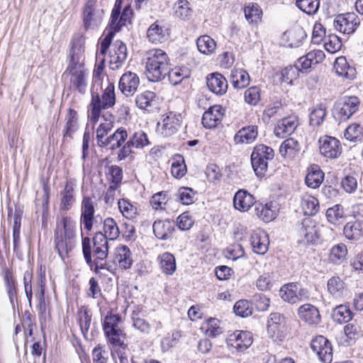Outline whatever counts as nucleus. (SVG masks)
<instances>
[{
	"instance_id": "a18cd8bd",
	"label": "nucleus",
	"mask_w": 363,
	"mask_h": 363,
	"mask_svg": "<svg viewBox=\"0 0 363 363\" xmlns=\"http://www.w3.org/2000/svg\"><path fill=\"white\" fill-rule=\"evenodd\" d=\"M327 289L333 297L340 298L345 291V283L339 277H332L328 281Z\"/></svg>"
},
{
	"instance_id": "c756f323",
	"label": "nucleus",
	"mask_w": 363,
	"mask_h": 363,
	"mask_svg": "<svg viewBox=\"0 0 363 363\" xmlns=\"http://www.w3.org/2000/svg\"><path fill=\"white\" fill-rule=\"evenodd\" d=\"M334 68L339 76L347 79H353L356 76V69L349 65L345 57H337L335 62Z\"/></svg>"
},
{
	"instance_id": "58836bf2",
	"label": "nucleus",
	"mask_w": 363,
	"mask_h": 363,
	"mask_svg": "<svg viewBox=\"0 0 363 363\" xmlns=\"http://www.w3.org/2000/svg\"><path fill=\"white\" fill-rule=\"evenodd\" d=\"M108 254H105V256H94V259L92 260V267L91 269L94 270L95 273H100L101 269H105L111 274H114L116 270V265L114 263H111L106 260Z\"/></svg>"
},
{
	"instance_id": "69168bd1",
	"label": "nucleus",
	"mask_w": 363,
	"mask_h": 363,
	"mask_svg": "<svg viewBox=\"0 0 363 363\" xmlns=\"http://www.w3.org/2000/svg\"><path fill=\"white\" fill-rule=\"evenodd\" d=\"M177 195L182 204L189 205L194 201L196 191L189 187H180Z\"/></svg>"
},
{
	"instance_id": "37998d69",
	"label": "nucleus",
	"mask_w": 363,
	"mask_h": 363,
	"mask_svg": "<svg viewBox=\"0 0 363 363\" xmlns=\"http://www.w3.org/2000/svg\"><path fill=\"white\" fill-rule=\"evenodd\" d=\"M246 20L249 23H257L261 21L262 11L256 3H249L244 8Z\"/></svg>"
},
{
	"instance_id": "ddd939ff",
	"label": "nucleus",
	"mask_w": 363,
	"mask_h": 363,
	"mask_svg": "<svg viewBox=\"0 0 363 363\" xmlns=\"http://www.w3.org/2000/svg\"><path fill=\"white\" fill-rule=\"evenodd\" d=\"M252 334L248 331L237 330L229 335L226 343L229 348H233L238 352H243L252 343Z\"/></svg>"
},
{
	"instance_id": "412c9836",
	"label": "nucleus",
	"mask_w": 363,
	"mask_h": 363,
	"mask_svg": "<svg viewBox=\"0 0 363 363\" xmlns=\"http://www.w3.org/2000/svg\"><path fill=\"white\" fill-rule=\"evenodd\" d=\"M206 84L208 88L217 95H223L228 89L226 79L220 73H212L207 77Z\"/></svg>"
},
{
	"instance_id": "e433bc0d",
	"label": "nucleus",
	"mask_w": 363,
	"mask_h": 363,
	"mask_svg": "<svg viewBox=\"0 0 363 363\" xmlns=\"http://www.w3.org/2000/svg\"><path fill=\"white\" fill-rule=\"evenodd\" d=\"M299 150L298 141L293 138H289L281 143L279 152L284 158H293L299 152Z\"/></svg>"
},
{
	"instance_id": "338daca9",
	"label": "nucleus",
	"mask_w": 363,
	"mask_h": 363,
	"mask_svg": "<svg viewBox=\"0 0 363 363\" xmlns=\"http://www.w3.org/2000/svg\"><path fill=\"white\" fill-rule=\"evenodd\" d=\"M333 317L340 323H347L352 319V312L347 306L340 305L334 310Z\"/></svg>"
},
{
	"instance_id": "a211bd4d",
	"label": "nucleus",
	"mask_w": 363,
	"mask_h": 363,
	"mask_svg": "<svg viewBox=\"0 0 363 363\" xmlns=\"http://www.w3.org/2000/svg\"><path fill=\"white\" fill-rule=\"evenodd\" d=\"M140 84V79L135 73L127 72L124 73L120 80L118 87L126 96H132L136 91Z\"/></svg>"
},
{
	"instance_id": "2eb2a0df",
	"label": "nucleus",
	"mask_w": 363,
	"mask_h": 363,
	"mask_svg": "<svg viewBox=\"0 0 363 363\" xmlns=\"http://www.w3.org/2000/svg\"><path fill=\"white\" fill-rule=\"evenodd\" d=\"M319 150L325 157L335 159L339 157L342 152L340 143L336 138L324 135L318 140Z\"/></svg>"
},
{
	"instance_id": "8fccbe9b",
	"label": "nucleus",
	"mask_w": 363,
	"mask_h": 363,
	"mask_svg": "<svg viewBox=\"0 0 363 363\" xmlns=\"http://www.w3.org/2000/svg\"><path fill=\"white\" fill-rule=\"evenodd\" d=\"M77 129V112L72 108L69 109V112L66 116V126L64 133V140L72 138V134Z\"/></svg>"
},
{
	"instance_id": "f257e3e1",
	"label": "nucleus",
	"mask_w": 363,
	"mask_h": 363,
	"mask_svg": "<svg viewBox=\"0 0 363 363\" xmlns=\"http://www.w3.org/2000/svg\"><path fill=\"white\" fill-rule=\"evenodd\" d=\"M84 60V48L79 42L74 43L70 50V61L65 74L70 76V86L81 94L86 91L89 74Z\"/></svg>"
},
{
	"instance_id": "6ab92c4d",
	"label": "nucleus",
	"mask_w": 363,
	"mask_h": 363,
	"mask_svg": "<svg viewBox=\"0 0 363 363\" xmlns=\"http://www.w3.org/2000/svg\"><path fill=\"white\" fill-rule=\"evenodd\" d=\"M298 125V118L296 116H289L277 122L274 133L277 137L283 138L293 133Z\"/></svg>"
},
{
	"instance_id": "9b49d317",
	"label": "nucleus",
	"mask_w": 363,
	"mask_h": 363,
	"mask_svg": "<svg viewBox=\"0 0 363 363\" xmlns=\"http://www.w3.org/2000/svg\"><path fill=\"white\" fill-rule=\"evenodd\" d=\"M311 347L323 363H330L333 360V349L330 342L323 335L315 337L311 342Z\"/></svg>"
},
{
	"instance_id": "13d9d810",
	"label": "nucleus",
	"mask_w": 363,
	"mask_h": 363,
	"mask_svg": "<svg viewBox=\"0 0 363 363\" xmlns=\"http://www.w3.org/2000/svg\"><path fill=\"white\" fill-rule=\"evenodd\" d=\"M235 313L240 317L245 318L252 315V306L250 302L245 299L238 301L233 307Z\"/></svg>"
},
{
	"instance_id": "aec40b11",
	"label": "nucleus",
	"mask_w": 363,
	"mask_h": 363,
	"mask_svg": "<svg viewBox=\"0 0 363 363\" xmlns=\"http://www.w3.org/2000/svg\"><path fill=\"white\" fill-rule=\"evenodd\" d=\"M250 243L254 252L264 255L269 244L268 235L263 230L254 231L251 234Z\"/></svg>"
},
{
	"instance_id": "603ef678",
	"label": "nucleus",
	"mask_w": 363,
	"mask_h": 363,
	"mask_svg": "<svg viewBox=\"0 0 363 363\" xmlns=\"http://www.w3.org/2000/svg\"><path fill=\"white\" fill-rule=\"evenodd\" d=\"M205 333L210 337H216L223 333L220 321L216 318H209L201 327Z\"/></svg>"
},
{
	"instance_id": "f03ea898",
	"label": "nucleus",
	"mask_w": 363,
	"mask_h": 363,
	"mask_svg": "<svg viewBox=\"0 0 363 363\" xmlns=\"http://www.w3.org/2000/svg\"><path fill=\"white\" fill-rule=\"evenodd\" d=\"M102 83L99 78H95L91 88V110L89 113L90 121L95 124L98 122L101 109L113 107L116 104L115 87L113 84L108 82V85L103 91L101 96L98 92L99 88L101 89Z\"/></svg>"
},
{
	"instance_id": "f8f14e48",
	"label": "nucleus",
	"mask_w": 363,
	"mask_h": 363,
	"mask_svg": "<svg viewBox=\"0 0 363 363\" xmlns=\"http://www.w3.org/2000/svg\"><path fill=\"white\" fill-rule=\"evenodd\" d=\"M359 25V20L354 13L338 15L333 21L335 28L344 34L353 33Z\"/></svg>"
},
{
	"instance_id": "cd10ccee",
	"label": "nucleus",
	"mask_w": 363,
	"mask_h": 363,
	"mask_svg": "<svg viewBox=\"0 0 363 363\" xmlns=\"http://www.w3.org/2000/svg\"><path fill=\"white\" fill-rule=\"evenodd\" d=\"M257 135V126H245L237 132L234 136V141L236 144H250L255 140Z\"/></svg>"
},
{
	"instance_id": "49530a36",
	"label": "nucleus",
	"mask_w": 363,
	"mask_h": 363,
	"mask_svg": "<svg viewBox=\"0 0 363 363\" xmlns=\"http://www.w3.org/2000/svg\"><path fill=\"white\" fill-rule=\"evenodd\" d=\"M343 233L346 238L350 240H358L363 235L361 224L357 222H348L344 227Z\"/></svg>"
},
{
	"instance_id": "a878e982",
	"label": "nucleus",
	"mask_w": 363,
	"mask_h": 363,
	"mask_svg": "<svg viewBox=\"0 0 363 363\" xmlns=\"http://www.w3.org/2000/svg\"><path fill=\"white\" fill-rule=\"evenodd\" d=\"M306 34L301 27H296L286 31L283 35V40L290 48H298L306 38Z\"/></svg>"
},
{
	"instance_id": "0eeeda50",
	"label": "nucleus",
	"mask_w": 363,
	"mask_h": 363,
	"mask_svg": "<svg viewBox=\"0 0 363 363\" xmlns=\"http://www.w3.org/2000/svg\"><path fill=\"white\" fill-rule=\"evenodd\" d=\"M182 122L180 113L169 111L162 115L160 120L157 123L156 132L163 137H169L175 134Z\"/></svg>"
},
{
	"instance_id": "bb28decb",
	"label": "nucleus",
	"mask_w": 363,
	"mask_h": 363,
	"mask_svg": "<svg viewBox=\"0 0 363 363\" xmlns=\"http://www.w3.org/2000/svg\"><path fill=\"white\" fill-rule=\"evenodd\" d=\"M277 208L272 202L266 204L255 203V214L263 221L269 223L277 216Z\"/></svg>"
},
{
	"instance_id": "864d4df0",
	"label": "nucleus",
	"mask_w": 363,
	"mask_h": 363,
	"mask_svg": "<svg viewBox=\"0 0 363 363\" xmlns=\"http://www.w3.org/2000/svg\"><path fill=\"white\" fill-rule=\"evenodd\" d=\"M296 6L308 15L317 13L320 2L319 0H296Z\"/></svg>"
},
{
	"instance_id": "774afa93",
	"label": "nucleus",
	"mask_w": 363,
	"mask_h": 363,
	"mask_svg": "<svg viewBox=\"0 0 363 363\" xmlns=\"http://www.w3.org/2000/svg\"><path fill=\"white\" fill-rule=\"evenodd\" d=\"M324 177L325 174L320 167L317 164H312L308 168L305 182H323Z\"/></svg>"
},
{
	"instance_id": "c85d7f7f",
	"label": "nucleus",
	"mask_w": 363,
	"mask_h": 363,
	"mask_svg": "<svg viewBox=\"0 0 363 363\" xmlns=\"http://www.w3.org/2000/svg\"><path fill=\"white\" fill-rule=\"evenodd\" d=\"M157 260L160 269L164 274L172 276L176 272V259L172 253L165 252L158 256Z\"/></svg>"
},
{
	"instance_id": "20e7f679",
	"label": "nucleus",
	"mask_w": 363,
	"mask_h": 363,
	"mask_svg": "<svg viewBox=\"0 0 363 363\" xmlns=\"http://www.w3.org/2000/svg\"><path fill=\"white\" fill-rule=\"evenodd\" d=\"M169 69L167 53L161 49H153L145 55V74L148 80L158 82L164 78Z\"/></svg>"
},
{
	"instance_id": "ea45409f",
	"label": "nucleus",
	"mask_w": 363,
	"mask_h": 363,
	"mask_svg": "<svg viewBox=\"0 0 363 363\" xmlns=\"http://www.w3.org/2000/svg\"><path fill=\"white\" fill-rule=\"evenodd\" d=\"M347 254V246L342 243L337 244L330 249L328 259L333 264H340L345 261Z\"/></svg>"
},
{
	"instance_id": "4be33fe9",
	"label": "nucleus",
	"mask_w": 363,
	"mask_h": 363,
	"mask_svg": "<svg viewBox=\"0 0 363 363\" xmlns=\"http://www.w3.org/2000/svg\"><path fill=\"white\" fill-rule=\"evenodd\" d=\"M285 318L279 313H272L267 320V333L272 339L281 336V328L284 326Z\"/></svg>"
},
{
	"instance_id": "b1692460",
	"label": "nucleus",
	"mask_w": 363,
	"mask_h": 363,
	"mask_svg": "<svg viewBox=\"0 0 363 363\" xmlns=\"http://www.w3.org/2000/svg\"><path fill=\"white\" fill-rule=\"evenodd\" d=\"M299 318L309 325L318 324L320 320L319 311L314 306L306 303L298 309Z\"/></svg>"
},
{
	"instance_id": "5fc2aeb1",
	"label": "nucleus",
	"mask_w": 363,
	"mask_h": 363,
	"mask_svg": "<svg viewBox=\"0 0 363 363\" xmlns=\"http://www.w3.org/2000/svg\"><path fill=\"white\" fill-rule=\"evenodd\" d=\"M326 116V106L320 104L317 105L310 114V124L318 126L321 125Z\"/></svg>"
},
{
	"instance_id": "2f4dec72",
	"label": "nucleus",
	"mask_w": 363,
	"mask_h": 363,
	"mask_svg": "<svg viewBox=\"0 0 363 363\" xmlns=\"http://www.w3.org/2000/svg\"><path fill=\"white\" fill-rule=\"evenodd\" d=\"M108 238L104 235L101 231L96 232L93 238L94 245V256H105V254H108Z\"/></svg>"
},
{
	"instance_id": "a19ab883",
	"label": "nucleus",
	"mask_w": 363,
	"mask_h": 363,
	"mask_svg": "<svg viewBox=\"0 0 363 363\" xmlns=\"http://www.w3.org/2000/svg\"><path fill=\"white\" fill-rule=\"evenodd\" d=\"M297 291L298 283H289L281 288L280 296L284 301L294 304L298 303Z\"/></svg>"
},
{
	"instance_id": "bf43d9fd",
	"label": "nucleus",
	"mask_w": 363,
	"mask_h": 363,
	"mask_svg": "<svg viewBox=\"0 0 363 363\" xmlns=\"http://www.w3.org/2000/svg\"><path fill=\"white\" fill-rule=\"evenodd\" d=\"M344 216V208L340 204H336L326 211V218L332 224L337 223Z\"/></svg>"
},
{
	"instance_id": "de8ad7c7",
	"label": "nucleus",
	"mask_w": 363,
	"mask_h": 363,
	"mask_svg": "<svg viewBox=\"0 0 363 363\" xmlns=\"http://www.w3.org/2000/svg\"><path fill=\"white\" fill-rule=\"evenodd\" d=\"M147 36L150 42L157 44L166 40V30L157 23H152L147 31Z\"/></svg>"
},
{
	"instance_id": "72a5a7b5",
	"label": "nucleus",
	"mask_w": 363,
	"mask_h": 363,
	"mask_svg": "<svg viewBox=\"0 0 363 363\" xmlns=\"http://www.w3.org/2000/svg\"><path fill=\"white\" fill-rule=\"evenodd\" d=\"M136 106L143 110L150 111L155 105L156 94L151 91H145L135 97Z\"/></svg>"
},
{
	"instance_id": "dca6fc26",
	"label": "nucleus",
	"mask_w": 363,
	"mask_h": 363,
	"mask_svg": "<svg viewBox=\"0 0 363 363\" xmlns=\"http://www.w3.org/2000/svg\"><path fill=\"white\" fill-rule=\"evenodd\" d=\"M94 207L93 202L89 197H84L82 203L81 223L87 230H91L94 223H98V216L94 217ZM97 228V225H95Z\"/></svg>"
},
{
	"instance_id": "c03bdc74",
	"label": "nucleus",
	"mask_w": 363,
	"mask_h": 363,
	"mask_svg": "<svg viewBox=\"0 0 363 363\" xmlns=\"http://www.w3.org/2000/svg\"><path fill=\"white\" fill-rule=\"evenodd\" d=\"M301 208L304 215L314 216L319 211V201L314 196L306 195L301 199Z\"/></svg>"
},
{
	"instance_id": "f3484780",
	"label": "nucleus",
	"mask_w": 363,
	"mask_h": 363,
	"mask_svg": "<svg viewBox=\"0 0 363 363\" xmlns=\"http://www.w3.org/2000/svg\"><path fill=\"white\" fill-rule=\"evenodd\" d=\"M224 116V109L220 105L210 107L204 112L202 117V124L206 128H216L220 123Z\"/></svg>"
},
{
	"instance_id": "4c0bfd02",
	"label": "nucleus",
	"mask_w": 363,
	"mask_h": 363,
	"mask_svg": "<svg viewBox=\"0 0 363 363\" xmlns=\"http://www.w3.org/2000/svg\"><path fill=\"white\" fill-rule=\"evenodd\" d=\"M269 160L253 150L251 155V162L254 171L258 177L262 178L264 175L267 170Z\"/></svg>"
},
{
	"instance_id": "7ed1b4c3",
	"label": "nucleus",
	"mask_w": 363,
	"mask_h": 363,
	"mask_svg": "<svg viewBox=\"0 0 363 363\" xmlns=\"http://www.w3.org/2000/svg\"><path fill=\"white\" fill-rule=\"evenodd\" d=\"M75 225L68 218H63L57 223L55 231V249L62 260L68 257L75 246Z\"/></svg>"
},
{
	"instance_id": "423d86ee",
	"label": "nucleus",
	"mask_w": 363,
	"mask_h": 363,
	"mask_svg": "<svg viewBox=\"0 0 363 363\" xmlns=\"http://www.w3.org/2000/svg\"><path fill=\"white\" fill-rule=\"evenodd\" d=\"M323 225H319L311 218H304L298 225V233L300 242L316 244L320 239Z\"/></svg>"
},
{
	"instance_id": "1a4fd4ad",
	"label": "nucleus",
	"mask_w": 363,
	"mask_h": 363,
	"mask_svg": "<svg viewBox=\"0 0 363 363\" xmlns=\"http://www.w3.org/2000/svg\"><path fill=\"white\" fill-rule=\"evenodd\" d=\"M104 18V11L97 7L94 0H88L83 12V21L85 28L98 27Z\"/></svg>"
},
{
	"instance_id": "6e6d98bb",
	"label": "nucleus",
	"mask_w": 363,
	"mask_h": 363,
	"mask_svg": "<svg viewBox=\"0 0 363 363\" xmlns=\"http://www.w3.org/2000/svg\"><path fill=\"white\" fill-rule=\"evenodd\" d=\"M6 291L9 296L11 304L13 306L14 301L17 300V292L16 288V280L9 272H6L4 276Z\"/></svg>"
},
{
	"instance_id": "052dcab7",
	"label": "nucleus",
	"mask_w": 363,
	"mask_h": 363,
	"mask_svg": "<svg viewBox=\"0 0 363 363\" xmlns=\"http://www.w3.org/2000/svg\"><path fill=\"white\" fill-rule=\"evenodd\" d=\"M61 204L62 208L68 210L74 202V189L71 184L66 183L64 190L61 192Z\"/></svg>"
},
{
	"instance_id": "79ce46f5",
	"label": "nucleus",
	"mask_w": 363,
	"mask_h": 363,
	"mask_svg": "<svg viewBox=\"0 0 363 363\" xmlns=\"http://www.w3.org/2000/svg\"><path fill=\"white\" fill-rule=\"evenodd\" d=\"M103 118L104 121L100 123L96 132L97 144L100 147H104L106 141V136L113 128V121L112 119H107L104 117Z\"/></svg>"
},
{
	"instance_id": "393cba45",
	"label": "nucleus",
	"mask_w": 363,
	"mask_h": 363,
	"mask_svg": "<svg viewBox=\"0 0 363 363\" xmlns=\"http://www.w3.org/2000/svg\"><path fill=\"white\" fill-rule=\"evenodd\" d=\"M155 235L160 240L169 239L174 230V223L169 220H157L152 224Z\"/></svg>"
},
{
	"instance_id": "9d476101",
	"label": "nucleus",
	"mask_w": 363,
	"mask_h": 363,
	"mask_svg": "<svg viewBox=\"0 0 363 363\" xmlns=\"http://www.w3.org/2000/svg\"><path fill=\"white\" fill-rule=\"evenodd\" d=\"M150 142L145 133L142 130L135 132L122 147L118 154V159L123 160L132 153V148L141 149L148 145Z\"/></svg>"
},
{
	"instance_id": "4d7b16f0",
	"label": "nucleus",
	"mask_w": 363,
	"mask_h": 363,
	"mask_svg": "<svg viewBox=\"0 0 363 363\" xmlns=\"http://www.w3.org/2000/svg\"><path fill=\"white\" fill-rule=\"evenodd\" d=\"M323 41L325 49L330 53H335L341 49L342 41L340 38L335 34L325 36Z\"/></svg>"
},
{
	"instance_id": "0e129e2a",
	"label": "nucleus",
	"mask_w": 363,
	"mask_h": 363,
	"mask_svg": "<svg viewBox=\"0 0 363 363\" xmlns=\"http://www.w3.org/2000/svg\"><path fill=\"white\" fill-rule=\"evenodd\" d=\"M344 136L346 140L351 142H355L358 139L362 140V128L357 123L351 124L345 129Z\"/></svg>"
},
{
	"instance_id": "6e6552de",
	"label": "nucleus",
	"mask_w": 363,
	"mask_h": 363,
	"mask_svg": "<svg viewBox=\"0 0 363 363\" xmlns=\"http://www.w3.org/2000/svg\"><path fill=\"white\" fill-rule=\"evenodd\" d=\"M359 99L357 96H347L335 104V116L341 121L348 120L359 108Z\"/></svg>"
},
{
	"instance_id": "09e8293b",
	"label": "nucleus",
	"mask_w": 363,
	"mask_h": 363,
	"mask_svg": "<svg viewBox=\"0 0 363 363\" xmlns=\"http://www.w3.org/2000/svg\"><path fill=\"white\" fill-rule=\"evenodd\" d=\"M198 50L203 54L209 55L212 53L216 48L215 40L209 35H202L196 40Z\"/></svg>"
},
{
	"instance_id": "f704fd0d",
	"label": "nucleus",
	"mask_w": 363,
	"mask_h": 363,
	"mask_svg": "<svg viewBox=\"0 0 363 363\" xmlns=\"http://www.w3.org/2000/svg\"><path fill=\"white\" fill-rule=\"evenodd\" d=\"M168 79L174 86L181 83L184 79H186L191 75V70L186 67H176L172 69H169L167 73Z\"/></svg>"
},
{
	"instance_id": "39448f33",
	"label": "nucleus",
	"mask_w": 363,
	"mask_h": 363,
	"mask_svg": "<svg viewBox=\"0 0 363 363\" xmlns=\"http://www.w3.org/2000/svg\"><path fill=\"white\" fill-rule=\"evenodd\" d=\"M103 330L108 344L119 347H125L126 335L123 327L122 318L119 314L108 312L104 318Z\"/></svg>"
},
{
	"instance_id": "7c9ffc66",
	"label": "nucleus",
	"mask_w": 363,
	"mask_h": 363,
	"mask_svg": "<svg viewBox=\"0 0 363 363\" xmlns=\"http://www.w3.org/2000/svg\"><path fill=\"white\" fill-rule=\"evenodd\" d=\"M115 259L118 262L120 267L124 269H130L133 264L130 250L125 245H121L116 247Z\"/></svg>"
},
{
	"instance_id": "c9c22d12",
	"label": "nucleus",
	"mask_w": 363,
	"mask_h": 363,
	"mask_svg": "<svg viewBox=\"0 0 363 363\" xmlns=\"http://www.w3.org/2000/svg\"><path fill=\"white\" fill-rule=\"evenodd\" d=\"M249 74L242 69H234L231 72L230 81L234 88L243 89L250 84Z\"/></svg>"
},
{
	"instance_id": "3c124183",
	"label": "nucleus",
	"mask_w": 363,
	"mask_h": 363,
	"mask_svg": "<svg viewBox=\"0 0 363 363\" xmlns=\"http://www.w3.org/2000/svg\"><path fill=\"white\" fill-rule=\"evenodd\" d=\"M104 235L110 240H115L120 235L116 222L112 218H107L103 221Z\"/></svg>"
},
{
	"instance_id": "4468645a",
	"label": "nucleus",
	"mask_w": 363,
	"mask_h": 363,
	"mask_svg": "<svg viewBox=\"0 0 363 363\" xmlns=\"http://www.w3.org/2000/svg\"><path fill=\"white\" fill-rule=\"evenodd\" d=\"M127 47L121 40H116L112 45L109 54V67L112 70L121 68L127 59Z\"/></svg>"
},
{
	"instance_id": "e2e57ef3",
	"label": "nucleus",
	"mask_w": 363,
	"mask_h": 363,
	"mask_svg": "<svg viewBox=\"0 0 363 363\" xmlns=\"http://www.w3.org/2000/svg\"><path fill=\"white\" fill-rule=\"evenodd\" d=\"M120 211L128 219L134 218L138 212L137 208L125 199H121L118 202Z\"/></svg>"
},
{
	"instance_id": "473e14b6",
	"label": "nucleus",
	"mask_w": 363,
	"mask_h": 363,
	"mask_svg": "<svg viewBox=\"0 0 363 363\" xmlns=\"http://www.w3.org/2000/svg\"><path fill=\"white\" fill-rule=\"evenodd\" d=\"M127 138L128 133L126 130L123 127L119 128L111 135L106 137L104 147L109 145L111 150L118 149L125 145L124 143Z\"/></svg>"
},
{
	"instance_id": "5701e85b",
	"label": "nucleus",
	"mask_w": 363,
	"mask_h": 363,
	"mask_svg": "<svg viewBox=\"0 0 363 363\" xmlns=\"http://www.w3.org/2000/svg\"><path fill=\"white\" fill-rule=\"evenodd\" d=\"M254 204L255 198L245 190H239L234 196L233 206L240 211H247Z\"/></svg>"
},
{
	"instance_id": "680f3d73",
	"label": "nucleus",
	"mask_w": 363,
	"mask_h": 363,
	"mask_svg": "<svg viewBox=\"0 0 363 363\" xmlns=\"http://www.w3.org/2000/svg\"><path fill=\"white\" fill-rule=\"evenodd\" d=\"M175 16L182 20L187 19L191 16L189 3L186 0H179L174 4Z\"/></svg>"
}]
</instances>
